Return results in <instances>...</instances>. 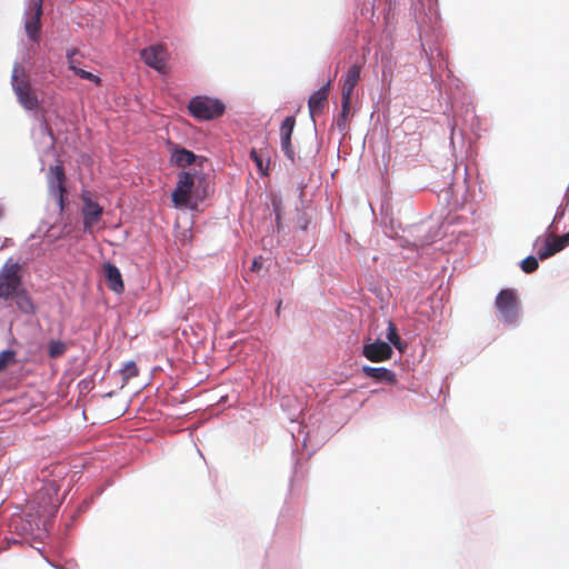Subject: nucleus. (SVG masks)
I'll use <instances>...</instances> for the list:
<instances>
[{
  "mask_svg": "<svg viewBox=\"0 0 569 569\" xmlns=\"http://www.w3.org/2000/svg\"><path fill=\"white\" fill-rule=\"evenodd\" d=\"M296 126L293 116L286 117L280 126L281 149L290 161H295V150L291 143V136Z\"/></svg>",
  "mask_w": 569,
  "mask_h": 569,
  "instance_id": "nucleus-10",
  "label": "nucleus"
},
{
  "mask_svg": "<svg viewBox=\"0 0 569 569\" xmlns=\"http://www.w3.org/2000/svg\"><path fill=\"white\" fill-rule=\"evenodd\" d=\"M360 72H361L360 66L353 64L348 69L347 73L343 77L342 98H343L345 108L348 104H351V97H352L353 90L360 79Z\"/></svg>",
  "mask_w": 569,
  "mask_h": 569,
  "instance_id": "nucleus-12",
  "label": "nucleus"
},
{
  "mask_svg": "<svg viewBox=\"0 0 569 569\" xmlns=\"http://www.w3.org/2000/svg\"><path fill=\"white\" fill-rule=\"evenodd\" d=\"M48 187L51 194L67 193L66 173L61 163L50 167L48 174Z\"/></svg>",
  "mask_w": 569,
  "mask_h": 569,
  "instance_id": "nucleus-13",
  "label": "nucleus"
},
{
  "mask_svg": "<svg viewBox=\"0 0 569 569\" xmlns=\"http://www.w3.org/2000/svg\"><path fill=\"white\" fill-rule=\"evenodd\" d=\"M555 248L557 252L561 251L569 244V232L560 236V237H552V240L549 241Z\"/></svg>",
  "mask_w": 569,
  "mask_h": 569,
  "instance_id": "nucleus-24",
  "label": "nucleus"
},
{
  "mask_svg": "<svg viewBox=\"0 0 569 569\" xmlns=\"http://www.w3.org/2000/svg\"><path fill=\"white\" fill-rule=\"evenodd\" d=\"M52 196L54 197V199L59 206L60 212H62L66 208V198H64L66 193H61V194L54 193Z\"/></svg>",
  "mask_w": 569,
  "mask_h": 569,
  "instance_id": "nucleus-27",
  "label": "nucleus"
},
{
  "mask_svg": "<svg viewBox=\"0 0 569 569\" xmlns=\"http://www.w3.org/2000/svg\"><path fill=\"white\" fill-rule=\"evenodd\" d=\"M3 217V210L0 208V219Z\"/></svg>",
  "mask_w": 569,
  "mask_h": 569,
  "instance_id": "nucleus-31",
  "label": "nucleus"
},
{
  "mask_svg": "<svg viewBox=\"0 0 569 569\" xmlns=\"http://www.w3.org/2000/svg\"><path fill=\"white\" fill-rule=\"evenodd\" d=\"M521 269L526 273L536 271L539 267L538 260L533 256H529L521 261Z\"/></svg>",
  "mask_w": 569,
  "mask_h": 569,
  "instance_id": "nucleus-23",
  "label": "nucleus"
},
{
  "mask_svg": "<svg viewBox=\"0 0 569 569\" xmlns=\"http://www.w3.org/2000/svg\"><path fill=\"white\" fill-rule=\"evenodd\" d=\"M273 209L276 212V218H277V220H279L280 219V203L273 201Z\"/></svg>",
  "mask_w": 569,
  "mask_h": 569,
  "instance_id": "nucleus-29",
  "label": "nucleus"
},
{
  "mask_svg": "<svg viewBox=\"0 0 569 569\" xmlns=\"http://www.w3.org/2000/svg\"><path fill=\"white\" fill-rule=\"evenodd\" d=\"M387 339L399 350H401V339L398 335L396 325L392 321L388 323Z\"/></svg>",
  "mask_w": 569,
  "mask_h": 569,
  "instance_id": "nucleus-22",
  "label": "nucleus"
},
{
  "mask_svg": "<svg viewBox=\"0 0 569 569\" xmlns=\"http://www.w3.org/2000/svg\"><path fill=\"white\" fill-rule=\"evenodd\" d=\"M0 300L11 303L21 315L33 317L38 305L23 282L22 266L9 258L0 268Z\"/></svg>",
  "mask_w": 569,
  "mask_h": 569,
  "instance_id": "nucleus-1",
  "label": "nucleus"
},
{
  "mask_svg": "<svg viewBox=\"0 0 569 569\" xmlns=\"http://www.w3.org/2000/svg\"><path fill=\"white\" fill-rule=\"evenodd\" d=\"M250 158L256 163L257 169L262 176H268L270 154L268 147L260 149H252L250 151Z\"/></svg>",
  "mask_w": 569,
  "mask_h": 569,
  "instance_id": "nucleus-17",
  "label": "nucleus"
},
{
  "mask_svg": "<svg viewBox=\"0 0 569 569\" xmlns=\"http://www.w3.org/2000/svg\"><path fill=\"white\" fill-rule=\"evenodd\" d=\"M68 350L66 342L61 340H50L48 342V356L51 359H58L62 357Z\"/></svg>",
  "mask_w": 569,
  "mask_h": 569,
  "instance_id": "nucleus-19",
  "label": "nucleus"
},
{
  "mask_svg": "<svg viewBox=\"0 0 569 569\" xmlns=\"http://www.w3.org/2000/svg\"><path fill=\"white\" fill-rule=\"evenodd\" d=\"M362 355L372 362H381L389 360L392 355V348L389 343L377 340L371 343L363 345Z\"/></svg>",
  "mask_w": 569,
  "mask_h": 569,
  "instance_id": "nucleus-9",
  "label": "nucleus"
},
{
  "mask_svg": "<svg viewBox=\"0 0 569 569\" xmlns=\"http://www.w3.org/2000/svg\"><path fill=\"white\" fill-rule=\"evenodd\" d=\"M331 88V82H327L319 90L311 94L308 101L309 114L312 119L316 116L322 113L326 107H328V97Z\"/></svg>",
  "mask_w": 569,
  "mask_h": 569,
  "instance_id": "nucleus-11",
  "label": "nucleus"
},
{
  "mask_svg": "<svg viewBox=\"0 0 569 569\" xmlns=\"http://www.w3.org/2000/svg\"><path fill=\"white\" fill-rule=\"evenodd\" d=\"M139 369L134 361H128L121 369L123 383H127L131 378L137 377Z\"/></svg>",
  "mask_w": 569,
  "mask_h": 569,
  "instance_id": "nucleus-21",
  "label": "nucleus"
},
{
  "mask_svg": "<svg viewBox=\"0 0 569 569\" xmlns=\"http://www.w3.org/2000/svg\"><path fill=\"white\" fill-rule=\"evenodd\" d=\"M81 200L83 203L81 209L83 231L92 234L96 226L101 221L103 208L92 200L89 191L81 193Z\"/></svg>",
  "mask_w": 569,
  "mask_h": 569,
  "instance_id": "nucleus-6",
  "label": "nucleus"
},
{
  "mask_svg": "<svg viewBox=\"0 0 569 569\" xmlns=\"http://www.w3.org/2000/svg\"><path fill=\"white\" fill-rule=\"evenodd\" d=\"M140 57L142 61L150 68L157 70L160 73L167 72V60L169 53L164 46L153 44L147 47L140 51Z\"/></svg>",
  "mask_w": 569,
  "mask_h": 569,
  "instance_id": "nucleus-7",
  "label": "nucleus"
},
{
  "mask_svg": "<svg viewBox=\"0 0 569 569\" xmlns=\"http://www.w3.org/2000/svg\"><path fill=\"white\" fill-rule=\"evenodd\" d=\"M258 268H259L258 262H257V260H254L253 263H252V269L256 270Z\"/></svg>",
  "mask_w": 569,
  "mask_h": 569,
  "instance_id": "nucleus-30",
  "label": "nucleus"
},
{
  "mask_svg": "<svg viewBox=\"0 0 569 569\" xmlns=\"http://www.w3.org/2000/svg\"><path fill=\"white\" fill-rule=\"evenodd\" d=\"M42 3L43 0H32L24 22L27 36L34 42H38L40 39L41 17L43 13Z\"/></svg>",
  "mask_w": 569,
  "mask_h": 569,
  "instance_id": "nucleus-8",
  "label": "nucleus"
},
{
  "mask_svg": "<svg viewBox=\"0 0 569 569\" xmlns=\"http://www.w3.org/2000/svg\"><path fill=\"white\" fill-rule=\"evenodd\" d=\"M362 372L376 381L387 382L389 385H395L397 382L396 375L393 371L387 368H375L370 366H363Z\"/></svg>",
  "mask_w": 569,
  "mask_h": 569,
  "instance_id": "nucleus-16",
  "label": "nucleus"
},
{
  "mask_svg": "<svg viewBox=\"0 0 569 569\" xmlns=\"http://www.w3.org/2000/svg\"><path fill=\"white\" fill-rule=\"evenodd\" d=\"M556 253H557V251L555 250L553 246L551 243H549V240L546 241L545 249L538 251V256L542 260L547 259Z\"/></svg>",
  "mask_w": 569,
  "mask_h": 569,
  "instance_id": "nucleus-26",
  "label": "nucleus"
},
{
  "mask_svg": "<svg viewBox=\"0 0 569 569\" xmlns=\"http://www.w3.org/2000/svg\"><path fill=\"white\" fill-rule=\"evenodd\" d=\"M103 276L107 280L108 287L116 293H121L124 290L122 276L118 267L107 262L103 264Z\"/></svg>",
  "mask_w": 569,
  "mask_h": 569,
  "instance_id": "nucleus-14",
  "label": "nucleus"
},
{
  "mask_svg": "<svg viewBox=\"0 0 569 569\" xmlns=\"http://www.w3.org/2000/svg\"><path fill=\"white\" fill-rule=\"evenodd\" d=\"M11 82L14 93L24 109L36 110L39 108L38 97L31 88L30 80L22 64L16 63L13 66Z\"/></svg>",
  "mask_w": 569,
  "mask_h": 569,
  "instance_id": "nucleus-3",
  "label": "nucleus"
},
{
  "mask_svg": "<svg viewBox=\"0 0 569 569\" xmlns=\"http://www.w3.org/2000/svg\"><path fill=\"white\" fill-rule=\"evenodd\" d=\"M78 53H79V50L76 48L69 49L67 51V60H68L69 69L72 70L81 79L92 81L99 86L101 83V79L98 76L78 67V61L76 60V54H78Z\"/></svg>",
  "mask_w": 569,
  "mask_h": 569,
  "instance_id": "nucleus-15",
  "label": "nucleus"
},
{
  "mask_svg": "<svg viewBox=\"0 0 569 569\" xmlns=\"http://www.w3.org/2000/svg\"><path fill=\"white\" fill-rule=\"evenodd\" d=\"M341 113H340V117L338 118L337 120V127L339 130L343 131L346 130L347 126H346V120H347V117L349 114V111H350V104H348L345 109V104L342 103L341 106Z\"/></svg>",
  "mask_w": 569,
  "mask_h": 569,
  "instance_id": "nucleus-25",
  "label": "nucleus"
},
{
  "mask_svg": "<svg viewBox=\"0 0 569 569\" xmlns=\"http://www.w3.org/2000/svg\"><path fill=\"white\" fill-rule=\"evenodd\" d=\"M177 178V186L171 193V200L177 208L194 209L212 191L207 174L196 169L180 171Z\"/></svg>",
  "mask_w": 569,
  "mask_h": 569,
  "instance_id": "nucleus-2",
  "label": "nucleus"
},
{
  "mask_svg": "<svg viewBox=\"0 0 569 569\" xmlns=\"http://www.w3.org/2000/svg\"><path fill=\"white\" fill-rule=\"evenodd\" d=\"M498 310V319L512 325L519 317V300L513 289H502L495 301Z\"/></svg>",
  "mask_w": 569,
  "mask_h": 569,
  "instance_id": "nucleus-5",
  "label": "nucleus"
},
{
  "mask_svg": "<svg viewBox=\"0 0 569 569\" xmlns=\"http://www.w3.org/2000/svg\"><path fill=\"white\" fill-rule=\"evenodd\" d=\"M196 160L197 156L192 151L187 150L184 148L176 149L171 153L170 158L171 163L179 168H186L196 162Z\"/></svg>",
  "mask_w": 569,
  "mask_h": 569,
  "instance_id": "nucleus-18",
  "label": "nucleus"
},
{
  "mask_svg": "<svg viewBox=\"0 0 569 569\" xmlns=\"http://www.w3.org/2000/svg\"><path fill=\"white\" fill-rule=\"evenodd\" d=\"M18 363L17 351L8 349L0 352V372Z\"/></svg>",
  "mask_w": 569,
  "mask_h": 569,
  "instance_id": "nucleus-20",
  "label": "nucleus"
},
{
  "mask_svg": "<svg viewBox=\"0 0 569 569\" xmlns=\"http://www.w3.org/2000/svg\"><path fill=\"white\" fill-rule=\"evenodd\" d=\"M47 486H48V490L53 491L56 495L58 493V491H59V485L57 483V481H56V480H49V481H47Z\"/></svg>",
  "mask_w": 569,
  "mask_h": 569,
  "instance_id": "nucleus-28",
  "label": "nucleus"
},
{
  "mask_svg": "<svg viewBox=\"0 0 569 569\" xmlns=\"http://www.w3.org/2000/svg\"><path fill=\"white\" fill-rule=\"evenodd\" d=\"M190 114L199 120H212L224 113L223 102L217 98L196 96L188 104Z\"/></svg>",
  "mask_w": 569,
  "mask_h": 569,
  "instance_id": "nucleus-4",
  "label": "nucleus"
}]
</instances>
